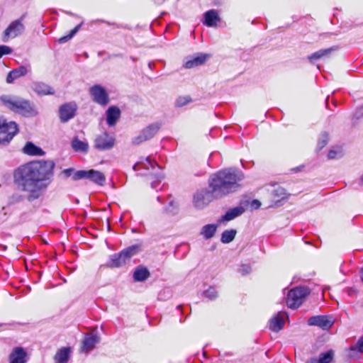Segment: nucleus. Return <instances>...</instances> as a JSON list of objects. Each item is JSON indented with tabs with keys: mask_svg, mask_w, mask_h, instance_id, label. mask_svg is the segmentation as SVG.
I'll return each mask as SVG.
<instances>
[{
	"mask_svg": "<svg viewBox=\"0 0 363 363\" xmlns=\"http://www.w3.org/2000/svg\"><path fill=\"white\" fill-rule=\"evenodd\" d=\"M55 164L38 160L21 165L15 169L13 179L18 189L27 194L28 201L38 199L50 184Z\"/></svg>",
	"mask_w": 363,
	"mask_h": 363,
	"instance_id": "nucleus-1",
	"label": "nucleus"
},
{
	"mask_svg": "<svg viewBox=\"0 0 363 363\" xmlns=\"http://www.w3.org/2000/svg\"><path fill=\"white\" fill-rule=\"evenodd\" d=\"M244 179L243 173L236 169H225L211 176L209 188L216 197L221 198L228 194L236 191L240 185L239 182Z\"/></svg>",
	"mask_w": 363,
	"mask_h": 363,
	"instance_id": "nucleus-2",
	"label": "nucleus"
},
{
	"mask_svg": "<svg viewBox=\"0 0 363 363\" xmlns=\"http://www.w3.org/2000/svg\"><path fill=\"white\" fill-rule=\"evenodd\" d=\"M0 99L3 104L13 112L24 116H33L36 114L33 106L27 100L6 95L1 96Z\"/></svg>",
	"mask_w": 363,
	"mask_h": 363,
	"instance_id": "nucleus-3",
	"label": "nucleus"
},
{
	"mask_svg": "<svg viewBox=\"0 0 363 363\" xmlns=\"http://www.w3.org/2000/svg\"><path fill=\"white\" fill-rule=\"evenodd\" d=\"M150 168L153 170V172L150 174L152 179H155V180L151 182V186L153 189H155L164 178V174L161 171L157 172V170L160 169V166L156 162H152L150 157H147L145 159L137 162L133 166V169L135 171H139L141 169L148 170Z\"/></svg>",
	"mask_w": 363,
	"mask_h": 363,
	"instance_id": "nucleus-4",
	"label": "nucleus"
},
{
	"mask_svg": "<svg viewBox=\"0 0 363 363\" xmlns=\"http://www.w3.org/2000/svg\"><path fill=\"white\" fill-rule=\"evenodd\" d=\"M139 246L131 245L119 253H116L110 257L108 265L112 268H118L123 266L128 260L138 252Z\"/></svg>",
	"mask_w": 363,
	"mask_h": 363,
	"instance_id": "nucleus-5",
	"label": "nucleus"
},
{
	"mask_svg": "<svg viewBox=\"0 0 363 363\" xmlns=\"http://www.w3.org/2000/svg\"><path fill=\"white\" fill-rule=\"evenodd\" d=\"M309 294L310 291L307 287H295L288 292L286 305L290 308L296 309L302 305Z\"/></svg>",
	"mask_w": 363,
	"mask_h": 363,
	"instance_id": "nucleus-6",
	"label": "nucleus"
},
{
	"mask_svg": "<svg viewBox=\"0 0 363 363\" xmlns=\"http://www.w3.org/2000/svg\"><path fill=\"white\" fill-rule=\"evenodd\" d=\"M18 132L17 124L13 121L7 122L0 116V144H6L10 142Z\"/></svg>",
	"mask_w": 363,
	"mask_h": 363,
	"instance_id": "nucleus-7",
	"label": "nucleus"
},
{
	"mask_svg": "<svg viewBox=\"0 0 363 363\" xmlns=\"http://www.w3.org/2000/svg\"><path fill=\"white\" fill-rule=\"evenodd\" d=\"M214 199H218V197H216L211 189L210 190L201 189L194 195L193 203L195 208L203 209Z\"/></svg>",
	"mask_w": 363,
	"mask_h": 363,
	"instance_id": "nucleus-8",
	"label": "nucleus"
},
{
	"mask_svg": "<svg viewBox=\"0 0 363 363\" xmlns=\"http://www.w3.org/2000/svg\"><path fill=\"white\" fill-rule=\"evenodd\" d=\"M74 180L88 179L89 180L99 184L104 185L106 181L104 174L94 169L90 170H79L76 172L73 176Z\"/></svg>",
	"mask_w": 363,
	"mask_h": 363,
	"instance_id": "nucleus-9",
	"label": "nucleus"
},
{
	"mask_svg": "<svg viewBox=\"0 0 363 363\" xmlns=\"http://www.w3.org/2000/svg\"><path fill=\"white\" fill-rule=\"evenodd\" d=\"M90 95L92 97V100L102 106H106L109 102L108 94L106 89L101 85H94L89 89Z\"/></svg>",
	"mask_w": 363,
	"mask_h": 363,
	"instance_id": "nucleus-10",
	"label": "nucleus"
},
{
	"mask_svg": "<svg viewBox=\"0 0 363 363\" xmlns=\"http://www.w3.org/2000/svg\"><path fill=\"white\" fill-rule=\"evenodd\" d=\"M23 17L11 22L4 33V41L6 42L10 38H16L24 31L25 27L22 23Z\"/></svg>",
	"mask_w": 363,
	"mask_h": 363,
	"instance_id": "nucleus-11",
	"label": "nucleus"
},
{
	"mask_svg": "<svg viewBox=\"0 0 363 363\" xmlns=\"http://www.w3.org/2000/svg\"><path fill=\"white\" fill-rule=\"evenodd\" d=\"M160 126L158 123H152L144 128L141 133L133 139V143L139 145L153 138L159 130Z\"/></svg>",
	"mask_w": 363,
	"mask_h": 363,
	"instance_id": "nucleus-12",
	"label": "nucleus"
},
{
	"mask_svg": "<svg viewBox=\"0 0 363 363\" xmlns=\"http://www.w3.org/2000/svg\"><path fill=\"white\" fill-rule=\"evenodd\" d=\"M334 323V318L328 315H315L309 318L308 320L309 325L318 326L324 330H329Z\"/></svg>",
	"mask_w": 363,
	"mask_h": 363,
	"instance_id": "nucleus-13",
	"label": "nucleus"
},
{
	"mask_svg": "<svg viewBox=\"0 0 363 363\" xmlns=\"http://www.w3.org/2000/svg\"><path fill=\"white\" fill-rule=\"evenodd\" d=\"M115 144V138L104 132L98 135L94 140V147L100 150L111 149Z\"/></svg>",
	"mask_w": 363,
	"mask_h": 363,
	"instance_id": "nucleus-14",
	"label": "nucleus"
},
{
	"mask_svg": "<svg viewBox=\"0 0 363 363\" xmlns=\"http://www.w3.org/2000/svg\"><path fill=\"white\" fill-rule=\"evenodd\" d=\"M77 106L74 102L62 105L59 110V116L62 123L67 122L75 116Z\"/></svg>",
	"mask_w": 363,
	"mask_h": 363,
	"instance_id": "nucleus-15",
	"label": "nucleus"
},
{
	"mask_svg": "<svg viewBox=\"0 0 363 363\" xmlns=\"http://www.w3.org/2000/svg\"><path fill=\"white\" fill-rule=\"evenodd\" d=\"M27 361V354L21 347H15L9 357V363H26Z\"/></svg>",
	"mask_w": 363,
	"mask_h": 363,
	"instance_id": "nucleus-16",
	"label": "nucleus"
},
{
	"mask_svg": "<svg viewBox=\"0 0 363 363\" xmlns=\"http://www.w3.org/2000/svg\"><path fill=\"white\" fill-rule=\"evenodd\" d=\"M99 336L96 334L86 335L82 342L81 351L86 353L89 352L94 348L95 345L99 342Z\"/></svg>",
	"mask_w": 363,
	"mask_h": 363,
	"instance_id": "nucleus-17",
	"label": "nucleus"
},
{
	"mask_svg": "<svg viewBox=\"0 0 363 363\" xmlns=\"http://www.w3.org/2000/svg\"><path fill=\"white\" fill-rule=\"evenodd\" d=\"M30 71V66H20L19 67L9 72L6 77V82L9 84L12 83L14 80L18 79L19 77L26 75Z\"/></svg>",
	"mask_w": 363,
	"mask_h": 363,
	"instance_id": "nucleus-18",
	"label": "nucleus"
},
{
	"mask_svg": "<svg viewBox=\"0 0 363 363\" xmlns=\"http://www.w3.org/2000/svg\"><path fill=\"white\" fill-rule=\"evenodd\" d=\"M106 115L108 126H114L121 116V111L117 106H112L107 109Z\"/></svg>",
	"mask_w": 363,
	"mask_h": 363,
	"instance_id": "nucleus-19",
	"label": "nucleus"
},
{
	"mask_svg": "<svg viewBox=\"0 0 363 363\" xmlns=\"http://www.w3.org/2000/svg\"><path fill=\"white\" fill-rule=\"evenodd\" d=\"M286 314L283 312H279L275 316H274L269 323V328L274 332L279 331L284 326V319Z\"/></svg>",
	"mask_w": 363,
	"mask_h": 363,
	"instance_id": "nucleus-20",
	"label": "nucleus"
},
{
	"mask_svg": "<svg viewBox=\"0 0 363 363\" xmlns=\"http://www.w3.org/2000/svg\"><path fill=\"white\" fill-rule=\"evenodd\" d=\"M207 59V55L201 54L199 55L188 58L184 66L186 69H191L204 64Z\"/></svg>",
	"mask_w": 363,
	"mask_h": 363,
	"instance_id": "nucleus-21",
	"label": "nucleus"
},
{
	"mask_svg": "<svg viewBox=\"0 0 363 363\" xmlns=\"http://www.w3.org/2000/svg\"><path fill=\"white\" fill-rule=\"evenodd\" d=\"M203 23L208 27H213L216 25L217 22L220 21V18L218 16V12L211 9L206 11L204 15Z\"/></svg>",
	"mask_w": 363,
	"mask_h": 363,
	"instance_id": "nucleus-22",
	"label": "nucleus"
},
{
	"mask_svg": "<svg viewBox=\"0 0 363 363\" xmlns=\"http://www.w3.org/2000/svg\"><path fill=\"white\" fill-rule=\"evenodd\" d=\"M245 212V208L242 206H237L229 209L225 215H223L220 221H230L235 218L241 216Z\"/></svg>",
	"mask_w": 363,
	"mask_h": 363,
	"instance_id": "nucleus-23",
	"label": "nucleus"
},
{
	"mask_svg": "<svg viewBox=\"0 0 363 363\" xmlns=\"http://www.w3.org/2000/svg\"><path fill=\"white\" fill-rule=\"evenodd\" d=\"M32 89L38 95H50L54 94L52 88L43 82L33 83Z\"/></svg>",
	"mask_w": 363,
	"mask_h": 363,
	"instance_id": "nucleus-24",
	"label": "nucleus"
},
{
	"mask_svg": "<svg viewBox=\"0 0 363 363\" xmlns=\"http://www.w3.org/2000/svg\"><path fill=\"white\" fill-rule=\"evenodd\" d=\"M23 152L26 155L32 156H40L44 154L43 150L40 147L35 145L31 142H28L26 144L23 149Z\"/></svg>",
	"mask_w": 363,
	"mask_h": 363,
	"instance_id": "nucleus-25",
	"label": "nucleus"
},
{
	"mask_svg": "<svg viewBox=\"0 0 363 363\" xmlns=\"http://www.w3.org/2000/svg\"><path fill=\"white\" fill-rule=\"evenodd\" d=\"M218 225L208 224L202 227L200 234L206 239L208 240L213 238L217 230Z\"/></svg>",
	"mask_w": 363,
	"mask_h": 363,
	"instance_id": "nucleus-26",
	"label": "nucleus"
},
{
	"mask_svg": "<svg viewBox=\"0 0 363 363\" xmlns=\"http://www.w3.org/2000/svg\"><path fill=\"white\" fill-rule=\"evenodd\" d=\"M70 350L69 348L64 347L57 351L55 356L56 363H67L69 358Z\"/></svg>",
	"mask_w": 363,
	"mask_h": 363,
	"instance_id": "nucleus-27",
	"label": "nucleus"
},
{
	"mask_svg": "<svg viewBox=\"0 0 363 363\" xmlns=\"http://www.w3.org/2000/svg\"><path fill=\"white\" fill-rule=\"evenodd\" d=\"M72 147L76 152L86 153L89 150V145L86 142L80 140L77 138H75L72 141Z\"/></svg>",
	"mask_w": 363,
	"mask_h": 363,
	"instance_id": "nucleus-28",
	"label": "nucleus"
},
{
	"mask_svg": "<svg viewBox=\"0 0 363 363\" xmlns=\"http://www.w3.org/2000/svg\"><path fill=\"white\" fill-rule=\"evenodd\" d=\"M149 276L150 273L147 268L139 267L133 274V279L136 281H143L147 279Z\"/></svg>",
	"mask_w": 363,
	"mask_h": 363,
	"instance_id": "nucleus-29",
	"label": "nucleus"
},
{
	"mask_svg": "<svg viewBox=\"0 0 363 363\" xmlns=\"http://www.w3.org/2000/svg\"><path fill=\"white\" fill-rule=\"evenodd\" d=\"M235 235V230H226L223 232L221 235L220 241L223 243H229L234 240Z\"/></svg>",
	"mask_w": 363,
	"mask_h": 363,
	"instance_id": "nucleus-30",
	"label": "nucleus"
},
{
	"mask_svg": "<svg viewBox=\"0 0 363 363\" xmlns=\"http://www.w3.org/2000/svg\"><path fill=\"white\" fill-rule=\"evenodd\" d=\"M332 50H333L332 48L325 49V50H320L313 53L310 56H308V59L311 62H313L315 60L320 59L321 57H323L324 56L328 55L331 52Z\"/></svg>",
	"mask_w": 363,
	"mask_h": 363,
	"instance_id": "nucleus-31",
	"label": "nucleus"
},
{
	"mask_svg": "<svg viewBox=\"0 0 363 363\" xmlns=\"http://www.w3.org/2000/svg\"><path fill=\"white\" fill-rule=\"evenodd\" d=\"M342 155V150L340 147H333L330 150L328 154V158L329 160L339 159L341 158Z\"/></svg>",
	"mask_w": 363,
	"mask_h": 363,
	"instance_id": "nucleus-32",
	"label": "nucleus"
},
{
	"mask_svg": "<svg viewBox=\"0 0 363 363\" xmlns=\"http://www.w3.org/2000/svg\"><path fill=\"white\" fill-rule=\"evenodd\" d=\"M333 356L334 352L332 350L328 351L325 353H321L317 362L318 363H330L332 361Z\"/></svg>",
	"mask_w": 363,
	"mask_h": 363,
	"instance_id": "nucleus-33",
	"label": "nucleus"
},
{
	"mask_svg": "<svg viewBox=\"0 0 363 363\" xmlns=\"http://www.w3.org/2000/svg\"><path fill=\"white\" fill-rule=\"evenodd\" d=\"M81 26H82V23L77 25L74 29H72L70 31V33L68 35L61 37L58 40L59 43H65L67 42L68 40H69L78 32V30H79Z\"/></svg>",
	"mask_w": 363,
	"mask_h": 363,
	"instance_id": "nucleus-34",
	"label": "nucleus"
},
{
	"mask_svg": "<svg viewBox=\"0 0 363 363\" xmlns=\"http://www.w3.org/2000/svg\"><path fill=\"white\" fill-rule=\"evenodd\" d=\"M81 26H82V23L77 25L74 29H72L70 31V33L68 35L61 37L58 40L59 43H65L67 42L68 40H69L78 32V30H79Z\"/></svg>",
	"mask_w": 363,
	"mask_h": 363,
	"instance_id": "nucleus-35",
	"label": "nucleus"
},
{
	"mask_svg": "<svg viewBox=\"0 0 363 363\" xmlns=\"http://www.w3.org/2000/svg\"><path fill=\"white\" fill-rule=\"evenodd\" d=\"M328 133H323L320 135L317 145L318 150H322L328 144Z\"/></svg>",
	"mask_w": 363,
	"mask_h": 363,
	"instance_id": "nucleus-36",
	"label": "nucleus"
},
{
	"mask_svg": "<svg viewBox=\"0 0 363 363\" xmlns=\"http://www.w3.org/2000/svg\"><path fill=\"white\" fill-rule=\"evenodd\" d=\"M203 296L209 300H214L218 296V292L214 287H209L203 291Z\"/></svg>",
	"mask_w": 363,
	"mask_h": 363,
	"instance_id": "nucleus-37",
	"label": "nucleus"
},
{
	"mask_svg": "<svg viewBox=\"0 0 363 363\" xmlns=\"http://www.w3.org/2000/svg\"><path fill=\"white\" fill-rule=\"evenodd\" d=\"M178 204L174 200L169 201L166 211L172 214H175L177 212Z\"/></svg>",
	"mask_w": 363,
	"mask_h": 363,
	"instance_id": "nucleus-38",
	"label": "nucleus"
},
{
	"mask_svg": "<svg viewBox=\"0 0 363 363\" xmlns=\"http://www.w3.org/2000/svg\"><path fill=\"white\" fill-rule=\"evenodd\" d=\"M25 196L19 194H13L10 199H9V203L14 204L16 203L21 202L24 200Z\"/></svg>",
	"mask_w": 363,
	"mask_h": 363,
	"instance_id": "nucleus-39",
	"label": "nucleus"
},
{
	"mask_svg": "<svg viewBox=\"0 0 363 363\" xmlns=\"http://www.w3.org/2000/svg\"><path fill=\"white\" fill-rule=\"evenodd\" d=\"M351 351H358L359 352H363V337L359 338L357 342L350 347Z\"/></svg>",
	"mask_w": 363,
	"mask_h": 363,
	"instance_id": "nucleus-40",
	"label": "nucleus"
},
{
	"mask_svg": "<svg viewBox=\"0 0 363 363\" xmlns=\"http://www.w3.org/2000/svg\"><path fill=\"white\" fill-rule=\"evenodd\" d=\"M191 101L190 98L188 96H180L176 101V106L178 107H182L186 105Z\"/></svg>",
	"mask_w": 363,
	"mask_h": 363,
	"instance_id": "nucleus-41",
	"label": "nucleus"
},
{
	"mask_svg": "<svg viewBox=\"0 0 363 363\" xmlns=\"http://www.w3.org/2000/svg\"><path fill=\"white\" fill-rule=\"evenodd\" d=\"M12 52V50L10 47L6 45H0V58L4 55L10 54Z\"/></svg>",
	"mask_w": 363,
	"mask_h": 363,
	"instance_id": "nucleus-42",
	"label": "nucleus"
},
{
	"mask_svg": "<svg viewBox=\"0 0 363 363\" xmlns=\"http://www.w3.org/2000/svg\"><path fill=\"white\" fill-rule=\"evenodd\" d=\"M251 271V267L250 266L247 265V264H242L240 268V272L243 274H247L248 273H250Z\"/></svg>",
	"mask_w": 363,
	"mask_h": 363,
	"instance_id": "nucleus-43",
	"label": "nucleus"
},
{
	"mask_svg": "<svg viewBox=\"0 0 363 363\" xmlns=\"http://www.w3.org/2000/svg\"><path fill=\"white\" fill-rule=\"evenodd\" d=\"M274 192H276L277 194H278L279 196H281V199L284 198L285 192H284V189H282L281 187H278L277 189H276L274 190Z\"/></svg>",
	"mask_w": 363,
	"mask_h": 363,
	"instance_id": "nucleus-44",
	"label": "nucleus"
},
{
	"mask_svg": "<svg viewBox=\"0 0 363 363\" xmlns=\"http://www.w3.org/2000/svg\"><path fill=\"white\" fill-rule=\"evenodd\" d=\"M260 206L261 203L258 200L255 199L251 202V207L254 209L259 208Z\"/></svg>",
	"mask_w": 363,
	"mask_h": 363,
	"instance_id": "nucleus-45",
	"label": "nucleus"
},
{
	"mask_svg": "<svg viewBox=\"0 0 363 363\" xmlns=\"http://www.w3.org/2000/svg\"><path fill=\"white\" fill-rule=\"evenodd\" d=\"M72 172V169H65L64 171V173L67 176V177H69L71 176V173Z\"/></svg>",
	"mask_w": 363,
	"mask_h": 363,
	"instance_id": "nucleus-46",
	"label": "nucleus"
},
{
	"mask_svg": "<svg viewBox=\"0 0 363 363\" xmlns=\"http://www.w3.org/2000/svg\"><path fill=\"white\" fill-rule=\"evenodd\" d=\"M306 363H318L317 359L315 358L311 359Z\"/></svg>",
	"mask_w": 363,
	"mask_h": 363,
	"instance_id": "nucleus-47",
	"label": "nucleus"
},
{
	"mask_svg": "<svg viewBox=\"0 0 363 363\" xmlns=\"http://www.w3.org/2000/svg\"><path fill=\"white\" fill-rule=\"evenodd\" d=\"M166 0H155L156 3L158 4H163Z\"/></svg>",
	"mask_w": 363,
	"mask_h": 363,
	"instance_id": "nucleus-48",
	"label": "nucleus"
},
{
	"mask_svg": "<svg viewBox=\"0 0 363 363\" xmlns=\"http://www.w3.org/2000/svg\"><path fill=\"white\" fill-rule=\"evenodd\" d=\"M361 279L362 281L363 282V268L361 269Z\"/></svg>",
	"mask_w": 363,
	"mask_h": 363,
	"instance_id": "nucleus-49",
	"label": "nucleus"
},
{
	"mask_svg": "<svg viewBox=\"0 0 363 363\" xmlns=\"http://www.w3.org/2000/svg\"><path fill=\"white\" fill-rule=\"evenodd\" d=\"M148 66H149V67H150V69H152V63H151V62H150V63L148 64Z\"/></svg>",
	"mask_w": 363,
	"mask_h": 363,
	"instance_id": "nucleus-50",
	"label": "nucleus"
},
{
	"mask_svg": "<svg viewBox=\"0 0 363 363\" xmlns=\"http://www.w3.org/2000/svg\"><path fill=\"white\" fill-rule=\"evenodd\" d=\"M157 200H158L159 201H160V196H158V197H157Z\"/></svg>",
	"mask_w": 363,
	"mask_h": 363,
	"instance_id": "nucleus-51",
	"label": "nucleus"
},
{
	"mask_svg": "<svg viewBox=\"0 0 363 363\" xmlns=\"http://www.w3.org/2000/svg\"><path fill=\"white\" fill-rule=\"evenodd\" d=\"M361 180H362V182H363V175H362V178H361Z\"/></svg>",
	"mask_w": 363,
	"mask_h": 363,
	"instance_id": "nucleus-52",
	"label": "nucleus"
}]
</instances>
